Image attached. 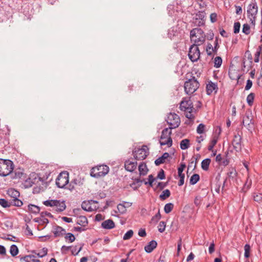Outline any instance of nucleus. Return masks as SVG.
<instances>
[{"instance_id": "1", "label": "nucleus", "mask_w": 262, "mask_h": 262, "mask_svg": "<svg viewBox=\"0 0 262 262\" xmlns=\"http://www.w3.org/2000/svg\"><path fill=\"white\" fill-rule=\"evenodd\" d=\"M180 108L185 112L186 117L191 120L194 119L195 110L193 107L192 102L190 98H184L180 103Z\"/></svg>"}, {"instance_id": "2", "label": "nucleus", "mask_w": 262, "mask_h": 262, "mask_svg": "<svg viewBox=\"0 0 262 262\" xmlns=\"http://www.w3.org/2000/svg\"><path fill=\"white\" fill-rule=\"evenodd\" d=\"M190 37L193 45L201 46L203 45L206 40V35L204 31L200 28H196L191 30Z\"/></svg>"}, {"instance_id": "3", "label": "nucleus", "mask_w": 262, "mask_h": 262, "mask_svg": "<svg viewBox=\"0 0 262 262\" xmlns=\"http://www.w3.org/2000/svg\"><path fill=\"white\" fill-rule=\"evenodd\" d=\"M14 165L10 160L0 159V176L6 177L12 174Z\"/></svg>"}, {"instance_id": "4", "label": "nucleus", "mask_w": 262, "mask_h": 262, "mask_svg": "<svg viewBox=\"0 0 262 262\" xmlns=\"http://www.w3.org/2000/svg\"><path fill=\"white\" fill-rule=\"evenodd\" d=\"M258 12V7L257 3L255 0L252 1L250 4H249L247 8V16L249 19L250 23L254 26L255 22L256 16Z\"/></svg>"}, {"instance_id": "5", "label": "nucleus", "mask_w": 262, "mask_h": 262, "mask_svg": "<svg viewBox=\"0 0 262 262\" xmlns=\"http://www.w3.org/2000/svg\"><path fill=\"white\" fill-rule=\"evenodd\" d=\"M43 204L46 206L53 207V210L57 212H60L64 210L66 205L64 201L59 200H51L43 202Z\"/></svg>"}, {"instance_id": "6", "label": "nucleus", "mask_w": 262, "mask_h": 262, "mask_svg": "<svg viewBox=\"0 0 262 262\" xmlns=\"http://www.w3.org/2000/svg\"><path fill=\"white\" fill-rule=\"evenodd\" d=\"M109 171V167L105 165L95 166L91 170V176L94 178L104 176Z\"/></svg>"}, {"instance_id": "7", "label": "nucleus", "mask_w": 262, "mask_h": 262, "mask_svg": "<svg viewBox=\"0 0 262 262\" xmlns=\"http://www.w3.org/2000/svg\"><path fill=\"white\" fill-rule=\"evenodd\" d=\"M199 87V83L193 77L186 81L184 84V89L185 93L187 94H193Z\"/></svg>"}, {"instance_id": "8", "label": "nucleus", "mask_w": 262, "mask_h": 262, "mask_svg": "<svg viewBox=\"0 0 262 262\" xmlns=\"http://www.w3.org/2000/svg\"><path fill=\"white\" fill-rule=\"evenodd\" d=\"M171 134V129L166 128L163 130L162 135L160 138V143L161 145H167L168 147H170L172 144V140L170 137Z\"/></svg>"}, {"instance_id": "9", "label": "nucleus", "mask_w": 262, "mask_h": 262, "mask_svg": "<svg viewBox=\"0 0 262 262\" xmlns=\"http://www.w3.org/2000/svg\"><path fill=\"white\" fill-rule=\"evenodd\" d=\"M148 149L145 145L140 148H135L133 151L134 158L137 160H142L146 158L148 154Z\"/></svg>"}, {"instance_id": "10", "label": "nucleus", "mask_w": 262, "mask_h": 262, "mask_svg": "<svg viewBox=\"0 0 262 262\" xmlns=\"http://www.w3.org/2000/svg\"><path fill=\"white\" fill-rule=\"evenodd\" d=\"M167 123L170 126L169 129H171L172 128H176L178 127L180 123V119L179 116L175 113H169L166 119Z\"/></svg>"}, {"instance_id": "11", "label": "nucleus", "mask_w": 262, "mask_h": 262, "mask_svg": "<svg viewBox=\"0 0 262 262\" xmlns=\"http://www.w3.org/2000/svg\"><path fill=\"white\" fill-rule=\"evenodd\" d=\"M69 183V173L63 171L60 173L56 180V184L59 188H64Z\"/></svg>"}, {"instance_id": "12", "label": "nucleus", "mask_w": 262, "mask_h": 262, "mask_svg": "<svg viewBox=\"0 0 262 262\" xmlns=\"http://www.w3.org/2000/svg\"><path fill=\"white\" fill-rule=\"evenodd\" d=\"M198 46L195 45H192L189 48L188 56L192 62L197 61L200 58V52Z\"/></svg>"}, {"instance_id": "13", "label": "nucleus", "mask_w": 262, "mask_h": 262, "mask_svg": "<svg viewBox=\"0 0 262 262\" xmlns=\"http://www.w3.org/2000/svg\"><path fill=\"white\" fill-rule=\"evenodd\" d=\"M97 202L91 201V202H83L81 204L82 208L88 211H92L95 210L98 208V206H96Z\"/></svg>"}, {"instance_id": "14", "label": "nucleus", "mask_w": 262, "mask_h": 262, "mask_svg": "<svg viewBox=\"0 0 262 262\" xmlns=\"http://www.w3.org/2000/svg\"><path fill=\"white\" fill-rule=\"evenodd\" d=\"M218 87L216 83L213 82L211 81L208 82L206 84V92L208 95L216 93L217 91Z\"/></svg>"}, {"instance_id": "15", "label": "nucleus", "mask_w": 262, "mask_h": 262, "mask_svg": "<svg viewBox=\"0 0 262 262\" xmlns=\"http://www.w3.org/2000/svg\"><path fill=\"white\" fill-rule=\"evenodd\" d=\"M252 116L251 112H246L243 119V125L248 128H250L252 124Z\"/></svg>"}, {"instance_id": "16", "label": "nucleus", "mask_w": 262, "mask_h": 262, "mask_svg": "<svg viewBox=\"0 0 262 262\" xmlns=\"http://www.w3.org/2000/svg\"><path fill=\"white\" fill-rule=\"evenodd\" d=\"M241 141H242V137L241 136L237 134L235 135L234 137L232 144L233 146L236 150H239L241 149Z\"/></svg>"}, {"instance_id": "17", "label": "nucleus", "mask_w": 262, "mask_h": 262, "mask_svg": "<svg viewBox=\"0 0 262 262\" xmlns=\"http://www.w3.org/2000/svg\"><path fill=\"white\" fill-rule=\"evenodd\" d=\"M137 163L136 162H133L130 160L125 161V168L126 170L132 172L136 169Z\"/></svg>"}, {"instance_id": "18", "label": "nucleus", "mask_w": 262, "mask_h": 262, "mask_svg": "<svg viewBox=\"0 0 262 262\" xmlns=\"http://www.w3.org/2000/svg\"><path fill=\"white\" fill-rule=\"evenodd\" d=\"M157 243L155 241H151L147 245L145 246L144 249L147 253H150L154 249L156 248Z\"/></svg>"}, {"instance_id": "19", "label": "nucleus", "mask_w": 262, "mask_h": 262, "mask_svg": "<svg viewBox=\"0 0 262 262\" xmlns=\"http://www.w3.org/2000/svg\"><path fill=\"white\" fill-rule=\"evenodd\" d=\"M101 226L106 229H111L115 227V223L112 220H107L103 222Z\"/></svg>"}, {"instance_id": "20", "label": "nucleus", "mask_w": 262, "mask_h": 262, "mask_svg": "<svg viewBox=\"0 0 262 262\" xmlns=\"http://www.w3.org/2000/svg\"><path fill=\"white\" fill-rule=\"evenodd\" d=\"M169 156V155L167 152H165L161 157L158 158L155 161V163L156 165H159L161 164L164 163Z\"/></svg>"}, {"instance_id": "21", "label": "nucleus", "mask_w": 262, "mask_h": 262, "mask_svg": "<svg viewBox=\"0 0 262 262\" xmlns=\"http://www.w3.org/2000/svg\"><path fill=\"white\" fill-rule=\"evenodd\" d=\"M7 194L12 198V199H16L19 196V191L13 188L9 189L7 191Z\"/></svg>"}, {"instance_id": "22", "label": "nucleus", "mask_w": 262, "mask_h": 262, "mask_svg": "<svg viewBox=\"0 0 262 262\" xmlns=\"http://www.w3.org/2000/svg\"><path fill=\"white\" fill-rule=\"evenodd\" d=\"M140 174L141 176H145L147 174L148 169L145 163H141L138 167Z\"/></svg>"}, {"instance_id": "23", "label": "nucleus", "mask_w": 262, "mask_h": 262, "mask_svg": "<svg viewBox=\"0 0 262 262\" xmlns=\"http://www.w3.org/2000/svg\"><path fill=\"white\" fill-rule=\"evenodd\" d=\"M65 230L62 227L57 226L54 229V234L55 236H61L65 233Z\"/></svg>"}, {"instance_id": "24", "label": "nucleus", "mask_w": 262, "mask_h": 262, "mask_svg": "<svg viewBox=\"0 0 262 262\" xmlns=\"http://www.w3.org/2000/svg\"><path fill=\"white\" fill-rule=\"evenodd\" d=\"M77 223L83 227H85L88 224L87 218L84 216H80L77 219Z\"/></svg>"}, {"instance_id": "25", "label": "nucleus", "mask_w": 262, "mask_h": 262, "mask_svg": "<svg viewBox=\"0 0 262 262\" xmlns=\"http://www.w3.org/2000/svg\"><path fill=\"white\" fill-rule=\"evenodd\" d=\"M229 76L232 80H238L240 78L239 74L234 70L229 71Z\"/></svg>"}, {"instance_id": "26", "label": "nucleus", "mask_w": 262, "mask_h": 262, "mask_svg": "<svg viewBox=\"0 0 262 262\" xmlns=\"http://www.w3.org/2000/svg\"><path fill=\"white\" fill-rule=\"evenodd\" d=\"M36 257L33 255H26L23 257V259L25 262H39L40 260L36 259Z\"/></svg>"}, {"instance_id": "27", "label": "nucleus", "mask_w": 262, "mask_h": 262, "mask_svg": "<svg viewBox=\"0 0 262 262\" xmlns=\"http://www.w3.org/2000/svg\"><path fill=\"white\" fill-rule=\"evenodd\" d=\"M211 160L210 159H206L202 162L201 167L204 170H207L210 164Z\"/></svg>"}, {"instance_id": "28", "label": "nucleus", "mask_w": 262, "mask_h": 262, "mask_svg": "<svg viewBox=\"0 0 262 262\" xmlns=\"http://www.w3.org/2000/svg\"><path fill=\"white\" fill-rule=\"evenodd\" d=\"M189 147V140L185 139L182 140L180 142V147L182 149H186Z\"/></svg>"}, {"instance_id": "29", "label": "nucleus", "mask_w": 262, "mask_h": 262, "mask_svg": "<svg viewBox=\"0 0 262 262\" xmlns=\"http://www.w3.org/2000/svg\"><path fill=\"white\" fill-rule=\"evenodd\" d=\"M200 180V176L198 174H193L190 179V183L191 185L195 184Z\"/></svg>"}, {"instance_id": "30", "label": "nucleus", "mask_w": 262, "mask_h": 262, "mask_svg": "<svg viewBox=\"0 0 262 262\" xmlns=\"http://www.w3.org/2000/svg\"><path fill=\"white\" fill-rule=\"evenodd\" d=\"M170 195V192L168 189H165L163 190L162 193L160 195V198L162 200H164L168 198Z\"/></svg>"}, {"instance_id": "31", "label": "nucleus", "mask_w": 262, "mask_h": 262, "mask_svg": "<svg viewBox=\"0 0 262 262\" xmlns=\"http://www.w3.org/2000/svg\"><path fill=\"white\" fill-rule=\"evenodd\" d=\"M10 252L12 256H15L17 255L18 253L17 247L15 245H12L10 247Z\"/></svg>"}, {"instance_id": "32", "label": "nucleus", "mask_w": 262, "mask_h": 262, "mask_svg": "<svg viewBox=\"0 0 262 262\" xmlns=\"http://www.w3.org/2000/svg\"><path fill=\"white\" fill-rule=\"evenodd\" d=\"M11 201L9 202L4 199H0V205L4 208L9 207L11 206Z\"/></svg>"}, {"instance_id": "33", "label": "nucleus", "mask_w": 262, "mask_h": 262, "mask_svg": "<svg viewBox=\"0 0 262 262\" xmlns=\"http://www.w3.org/2000/svg\"><path fill=\"white\" fill-rule=\"evenodd\" d=\"M217 141V138L215 137H214L212 140H211L209 145L208 147V149L209 151H212L213 149V147L215 146V145L216 144Z\"/></svg>"}, {"instance_id": "34", "label": "nucleus", "mask_w": 262, "mask_h": 262, "mask_svg": "<svg viewBox=\"0 0 262 262\" xmlns=\"http://www.w3.org/2000/svg\"><path fill=\"white\" fill-rule=\"evenodd\" d=\"M214 67L218 68L221 67L222 63V59L219 56L215 57L214 59Z\"/></svg>"}, {"instance_id": "35", "label": "nucleus", "mask_w": 262, "mask_h": 262, "mask_svg": "<svg viewBox=\"0 0 262 262\" xmlns=\"http://www.w3.org/2000/svg\"><path fill=\"white\" fill-rule=\"evenodd\" d=\"M11 203H12L11 205L20 207L23 205V202L21 200L18 199V198L16 199H12L11 201Z\"/></svg>"}, {"instance_id": "36", "label": "nucleus", "mask_w": 262, "mask_h": 262, "mask_svg": "<svg viewBox=\"0 0 262 262\" xmlns=\"http://www.w3.org/2000/svg\"><path fill=\"white\" fill-rule=\"evenodd\" d=\"M173 208V204L172 203L166 204L164 206V211L166 213L170 212Z\"/></svg>"}, {"instance_id": "37", "label": "nucleus", "mask_w": 262, "mask_h": 262, "mask_svg": "<svg viewBox=\"0 0 262 262\" xmlns=\"http://www.w3.org/2000/svg\"><path fill=\"white\" fill-rule=\"evenodd\" d=\"M254 98V93H250L249 94L247 97V102L248 103L249 105H252L253 102Z\"/></svg>"}, {"instance_id": "38", "label": "nucleus", "mask_w": 262, "mask_h": 262, "mask_svg": "<svg viewBox=\"0 0 262 262\" xmlns=\"http://www.w3.org/2000/svg\"><path fill=\"white\" fill-rule=\"evenodd\" d=\"M244 250L245 253L244 256L246 258H248L250 256V246L248 244L245 245L244 246Z\"/></svg>"}, {"instance_id": "39", "label": "nucleus", "mask_w": 262, "mask_h": 262, "mask_svg": "<svg viewBox=\"0 0 262 262\" xmlns=\"http://www.w3.org/2000/svg\"><path fill=\"white\" fill-rule=\"evenodd\" d=\"M134 234V231L132 230H128L123 236V239L124 240L129 239Z\"/></svg>"}, {"instance_id": "40", "label": "nucleus", "mask_w": 262, "mask_h": 262, "mask_svg": "<svg viewBox=\"0 0 262 262\" xmlns=\"http://www.w3.org/2000/svg\"><path fill=\"white\" fill-rule=\"evenodd\" d=\"M242 31L246 35H248L250 33V28L248 24H245L243 25Z\"/></svg>"}, {"instance_id": "41", "label": "nucleus", "mask_w": 262, "mask_h": 262, "mask_svg": "<svg viewBox=\"0 0 262 262\" xmlns=\"http://www.w3.org/2000/svg\"><path fill=\"white\" fill-rule=\"evenodd\" d=\"M166 224L164 222H160L158 226V230L160 232L162 233L165 231Z\"/></svg>"}, {"instance_id": "42", "label": "nucleus", "mask_w": 262, "mask_h": 262, "mask_svg": "<svg viewBox=\"0 0 262 262\" xmlns=\"http://www.w3.org/2000/svg\"><path fill=\"white\" fill-rule=\"evenodd\" d=\"M207 54L209 56L212 55V52H215L214 50L211 43H208L206 48Z\"/></svg>"}, {"instance_id": "43", "label": "nucleus", "mask_w": 262, "mask_h": 262, "mask_svg": "<svg viewBox=\"0 0 262 262\" xmlns=\"http://www.w3.org/2000/svg\"><path fill=\"white\" fill-rule=\"evenodd\" d=\"M28 207L29 210L34 213H38L39 211V207L35 205H30Z\"/></svg>"}, {"instance_id": "44", "label": "nucleus", "mask_w": 262, "mask_h": 262, "mask_svg": "<svg viewBox=\"0 0 262 262\" xmlns=\"http://www.w3.org/2000/svg\"><path fill=\"white\" fill-rule=\"evenodd\" d=\"M254 200L259 203L262 202V194L258 193L253 195Z\"/></svg>"}, {"instance_id": "45", "label": "nucleus", "mask_w": 262, "mask_h": 262, "mask_svg": "<svg viewBox=\"0 0 262 262\" xmlns=\"http://www.w3.org/2000/svg\"><path fill=\"white\" fill-rule=\"evenodd\" d=\"M65 238L68 239L71 243L74 242L75 239L74 235L71 233H67L65 236Z\"/></svg>"}, {"instance_id": "46", "label": "nucleus", "mask_w": 262, "mask_h": 262, "mask_svg": "<svg viewBox=\"0 0 262 262\" xmlns=\"http://www.w3.org/2000/svg\"><path fill=\"white\" fill-rule=\"evenodd\" d=\"M160 218L161 215L160 213V210H159L158 212L152 217L151 222L154 223H157L160 219Z\"/></svg>"}, {"instance_id": "47", "label": "nucleus", "mask_w": 262, "mask_h": 262, "mask_svg": "<svg viewBox=\"0 0 262 262\" xmlns=\"http://www.w3.org/2000/svg\"><path fill=\"white\" fill-rule=\"evenodd\" d=\"M241 24L239 22H236L234 24V33H237L239 31Z\"/></svg>"}, {"instance_id": "48", "label": "nucleus", "mask_w": 262, "mask_h": 262, "mask_svg": "<svg viewBox=\"0 0 262 262\" xmlns=\"http://www.w3.org/2000/svg\"><path fill=\"white\" fill-rule=\"evenodd\" d=\"M251 184H252L251 180V179L249 180V179H247L246 182L245 183L244 189H246V190H247L251 187Z\"/></svg>"}, {"instance_id": "49", "label": "nucleus", "mask_w": 262, "mask_h": 262, "mask_svg": "<svg viewBox=\"0 0 262 262\" xmlns=\"http://www.w3.org/2000/svg\"><path fill=\"white\" fill-rule=\"evenodd\" d=\"M205 125L203 124H200L197 127V132L199 134H202L205 129Z\"/></svg>"}, {"instance_id": "50", "label": "nucleus", "mask_w": 262, "mask_h": 262, "mask_svg": "<svg viewBox=\"0 0 262 262\" xmlns=\"http://www.w3.org/2000/svg\"><path fill=\"white\" fill-rule=\"evenodd\" d=\"M11 174H12V178L13 179H17V178H21V176L23 175V173L21 172L15 171L14 172V176L13 175V173Z\"/></svg>"}, {"instance_id": "51", "label": "nucleus", "mask_w": 262, "mask_h": 262, "mask_svg": "<svg viewBox=\"0 0 262 262\" xmlns=\"http://www.w3.org/2000/svg\"><path fill=\"white\" fill-rule=\"evenodd\" d=\"M179 177H180V180L178 183L179 186H182L184 183V178H185V174H181V175H179Z\"/></svg>"}, {"instance_id": "52", "label": "nucleus", "mask_w": 262, "mask_h": 262, "mask_svg": "<svg viewBox=\"0 0 262 262\" xmlns=\"http://www.w3.org/2000/svg\"><path fill=\"white\" fill-rule=\"evenodd\" d=\"M196 158H195V157H193L191 159V162L189 163L188 164V169L192 167L193 166V163H194V167H195V165H196Z\"/></svg>"}, {"instance_id": "53", "label": "nucleus", "mask_w": 262, "mask_h": 262, "mask_svg": "<svg viewBox=\"0 0 262 262\" xmlns=\"http://www.w3.org/2000/svg\"><path fill=\"white\" fill-rule=\"evenodd\" d=\"M186 167V165L184 163H182L181 164L180 167L178 168V175H181V174H183L182 172Z\"/></svg>"}, {"instance_id": "54", "label": "nucleus", "mask_w": 262, "mask_h": 262, "mask_svg": "<svg viewBox=\"0 0 262 262\" xmlns=\"http://www.w3.org/2000/svg\"><path fill=\"white\" fill-rule=\"evenodd\" d=\"M252 86V81L251 80L248 79L247 81V83H246V85L245 88V90L246 91L249 90L250 89H251Z\"/></svg>"}, {"instance_id": "55", "label": "nucleus", "mask_w": 262, "mask_h": 262, "mask_svg": "<svg viewBox=\"0 0 262 262\" xmlns=\"http://www.w3.org/2000/svg\"><path fill=\"white\" fill-rule=\"evenodd\" d=\"M157 177L161 180H163L165 178L164 171L163 169H161L159 172Z\"/></svg>"}, {"instance_id": "56", "label": "nucleus", "mask_w": 262, "mask_h": 262, "mask_svg": "<svg viewBox=\"0 0 262 262\" xmlns=\"http://www.w3.org/2000/svg\"><path fill=\"white\" fill-rule=\"evenodd\" d=\"M47 254V249L43 248L42 250V252L40 253H38L37 254V256L39 257H42L44 256Z\"/></svg>"}, {"instance_id": "57", "label": "nucleus", "mask_w": 262, "mask_h": 262, "mask_svg": "<svg viewBox=\"0 0 262 262\" xmlns=\"http://www.w3.org/2000/svg\"><path fill=\"white\" fill-rule=\"evenodd\" d=\"M210 18L211 22L214 23L216 21L217 15L216 13H211L210 15Z\"/></svg>"}, {"instance_id": "58", "label": "nucleus", "mask_w": 262, "mask_h": 262, "mask_svg": "<svg viewBox=\"0 0 262 262\" xmlns=\"http://www.w3.org/2000/svg\"><path fill=\"white\" fill-rule=\"evenodd\" d=\"M138 235L141 237H145L146 235L145 229H140L138 231Z\"/></svg>"}, {"instance_id": "59", "label": "nucleus", "mask_w": 262, "mask_h": 262, "mask_svg": "<svg viewBox=\"0 0 262 262\" xmlns=\"http://www.w3.org/2000/svg\"><path fill=\"white\" fill-rule=\"evenodd\" d=\"M148 183H149L150 186H152V183H153V182L155 180V179L154 178V177L152 176V175H151V174L149 175L148 176Z\"/></svg>"}, {"instance_id": "60", "label": "nucleus", "mask_w": 262, "mask_h": 262, "mask_svg": "<svg viewBox=\"0 0 262 262\" xmlns=\"http://www.w3.org/2000/svg\"><path fill=\"white\" fill-rule=\"evenodd\" d=\"M261 54L259 53V52H256L255 54V57H254V62H258L259 61V57Z\"/></svg>"}, {"instance_id": "61", "label": "nucleus", "mask_w": 262, "mask_h": 262, "mask_svg": "<svg viewBox=\"0 0 262 262\" xmlns=\"http://www.w3.org/2000/svg\"><path fill=\"white\" fill-rule=\"evenodd\" d=\"M71 248L70 246H63L61 247V251L62 253H66V252L69 250Z\"/></svg>"}, {"instance_id": "62", "label": "nucleus", "mask_w": 262, "mask_h": 262, "mask_svg": "<svg viewBox=\"0 0 262 262\" xmlns=\"http://www.w3.org/2000/svg\"><path fill=\"white\" fill-rule=\"evenodd\" d=\"M194 258V255L193 253L191 252L189 255L187 256L186 261L187 262H189L190 261L193 260Z\"/></svg>"}, {"instance_id": "63", "label": "nucleus", "mask_w": 262, "mask_h": 262, "mask_svg": "<svg viewBox=\"0 0 262 262\" xmlns=\"http://www.w3.org/2000/svg\"><path fill=\"white\" fill-rule=\"evenodd\" d=\"M214 244L213 243H211L209 247V252L210 254H212L214 251Z\"/></svg>"}, {"instance_id": "64", "label": "nucleus", "mask_w": 262, "mask_h": 262, "mask_svg": "<svg viewBox=\"0 0 262 262\" xmlns=\"http://www.w3.org/2000/svg\"><path fill=\"white\" fill-rule=\"evenodd\" d=\"M236 171L234 169H232L231 171L229 172L228 173L229 177H232V178L236 176Z\"/></svg>"}]
</instances>
